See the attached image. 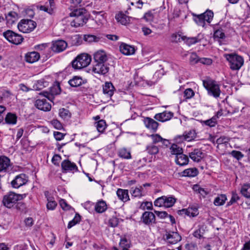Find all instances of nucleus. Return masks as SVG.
<instances>
[{"mask_svg": "<svg viewBox=\"0 0 250 250\" xmlns=\"http://www.w3.org/2000/svg\"><path fill=\"white\" fill-rule=\"evenodd\" d=\"M85 13L86 10L83 8L77 9L71 12L70 16L74 17V19L71 22V26L78 27L86 23L88 19L84 15Z\"/></svg>", "mask_w": 250, "mask_h": 250, "instance_id": "obj_1", "label": "nucleus"}, {"mask_svg": "<svg viewBox=\"0 0 250 250\" xmlns=\"http://www.w3.org/2000/svg\"><path fill=\"white\" fill-rule=\"evenodd\" d=\"M91 57L86 53L79 55L71 62L73 68L80 69L86 67L91 62Z\"/></svg>", "mask_w": 250, "mask_h": 250, "instance_id": "obj_2", "label": "nucleus"}, {"mask_svg": "<svg viewBox=\"0 0 250 250\" xmlns=\"http://www.w3.org/2000/svg\"><path fill=\"white\" fill-rule=\"evenodd\" d=\"M26 194H16L14 192H10L4 196L2 200L3 205L7 208H11L17 202L26 196Z\"/></svg>", "mask_w": 250, "mask_h": 250, "instance_id": "obj_3", "label": "nucleus"}, {"mask_svg": "<svg viewBox=\"0 0 250 250\" xmlns=\"http://www.w3.org/2000/svg\"><path fill=\"white\" fill-rule=\"evenodd\" d=\"M229 62L230 68L233 70H239L243 65V58L235 54H227L224 55Z\"/></svg>", "mask_w": 250, "mask_h": 250, "instance_id": "obj_4", "label": "nucleus"}, {"mask_svg": "<svg viewBox=\"0 0 250 250\" xmlns=\"http://www.w3.org/2000/svg\"><path fill=\"white\" fill-rule=\"evenodd\" d=\"M203 83L209 95L215 98L219 97L221 91L219 85L215 81L212 80H204Z\"/></svg>", "mask_w": 250, "mask_h": 250, "instance_id": "obj_5", "label": "nucleus"}, {"mask_svg": "<svg viewBox=\"0 0 250 250\" xmlns=\"http://www.w3.org/2000/svg\"><path fill=\"white\" fill-rule=\"evenodd\" d=\"M194 21L199 26H204L205 21L210 23L213 18V12L207 10L205 12L200 15L193 14Z\"/></svg>", "mask_w": 250, "mask_h": 250, "instance_id": "obj_6", "label": "nucleus"}, {"mask_svg": "<svg viewBox=\"0 0 250 250\" xmlns=\"http://www.w3.org/2000/svg\"><path fill=\"white\" fill-rule=\"evenodd\" d=\"M163 239L167 245H171L180 242L182 237L178 232L166 230L163 236Z\"/></svg>", "mask_w": 250, "mask_h": 250, "instance_id": "obj_7", "label": "nucleus"}, {"mask_svg": "<svg viewBox=\"0 0 250 250\" xmlns=\"http://www.w3.org/2000/svg\"><path fill=\"white\" fill-rule=\"evenodd\" d=\"M37 23L31 20H22L19 23L18 28L23 33H29L32 31L36 27Z\"/></svg>", "mask_w": 250, "mask_h": 250, "instance_id": "obj_8", "label": "nucleus"}, {"mask_svg": "<svg viewBox=\"0 0 250 250\" xmlns=\"http://www.w3.org/2000/svg\"><path fill=\"white\" fill-rule=\"evenodd\" d=\"M3 35L9 42L16 45L21 44L23 40V37L21 35L10 30L3 32Z\"/></svg>", "mask_w": 250, "mask_h": 250, "instance_id": "obj_9", "label": "nucleus"}, {"mask_svg": "<svg viewBox=\"0 0 250 250\" xmlns=\"http://www.w3.org/2000/svg\"><path fill=\"white\" fill-rule=\"evenodd\" d=\"M62 172L66 173L68 172H72L73 173L78 171V168L76 165L71 162L69 160H63L61 164Z\"/></svg>", "mask_w": 250, "mask_h": 250, "instance_id": "obj_10", "label": "nucleus"}, {"mask_svg": "<svg viewBox=\"0 0 250 250\" xmlns=\"http://www.w3.org/2000/svg\"><path fill=\"white\" fill-rule=\"evenodd\" d=\"M28 181V177L25 174H20L17 175L11 182L12 187L19 188L25 185Z\"/></svg>", "mask_w": 250, "mask_h": 250, "instance_id": "obj_11", "label": "nucleus"}, {"mask_svg": "<svg viewBox=\"0 0 250 250\" xmlns=\"http://www.w3.org/2000/svg\"><path fill=\"white\" fill-rule=\"evenodd\" d=\"M11 167L10 159L5 156H0V172H8Z\"/></svg>", "mask_w": 250, "mask_h": 250, "instance_id": "obj_12", "label": "nucleus"}, {"mask_svg": "<svg viewBox=\"0 0 250 250\" xmlns=\"http://www.w3.org/2000/svg\"><path fill=\"white\" fill-rule=\"evenodd\" d=\"M92 71L101 75H105L109 71V67L105 63H96L93 67Z\"/></svg>", "mask_w": 250, "mask_h": 250, "instance_id": "obj_13", "label": "nucleus"}, {"mask_svg": "<svg viewBox=\"0 0 250 250\" xmlns=\"http://www.w3.org/2000/svg\"><path fill=\"white\" fill-rule=\"evenodd\" d=\"M35 105L39 109L44 111H50L51 108V104L45 99L37 100Z\"/></svg>", "mask_w": 250, "mask_h": 250, "instance_id": "obj_14", "label": "nucleus"}, {"mask_svg": "<svg viewBox=\"0 0 250 250\" xmlns=\"http://www.w3.org/2000/svg\"><path fill=\"white\" fill-rule=\"evenodd\" d=\"M141 220L145 224L149 225L155 223V216L152 212L145 211L142 214Z\"/></svg>", "mask_w": 250, "mask_h": 250, "instance_id": "obj_15", "label": "nucleus"}, {"mask_svg": "<svg viewBox=\"0 0 250 250\" xmlns=\"http://www.w3.org/2000/svg\"><path fill=\"white\" fill-rule=\"evenodd\" d=\"M67 46V44L64 41L58 40L53 42L51 48L53 51L58 53L63 51Z\"/></svg>", "mask_w": 250, "mask_h": 250, "instance_id": "obj_16", "label": "nucleus"}, {"mask_svg": "<svg viewBox=\"0 0 250 250\" xmlns=\"http://www.w3.org/2000/svg\"><path fill=\"white\" fill-rule=\"evenodd\" d=\"M173 116V113L171 111H165L162 113H157L154 116V119L161 122H166L171 119Z\"/></svg>", "mask_w": 250, "mask_h": 250, "instance_id": "obj_17", "label": "nucleus"}, {"mask_svg": "<svg viewBox=\"0 0 250 250\" xmlns=\"http://www.w3.org/2000/svg\"><path fill=\"white\" fill-rule=\"evenodd\" d=\"M144 123L146 127L153 132H156L157 130L159 124L157 122L150 117H145Z\"/></svg>", "mask_w": 250, "mask_h": 250, "instance_id": "obj_18", "label": "nucleus"}, {"mask_svg": "<svg viewBox=\"0 0 250 250\" xmlns=\"http://www.w3.org/2000/svg\"><path fill=\"white\" fill-rule=\"evenodd\" d=\"M37 8L42 11H44L50 14H52L55 8V4L54 0H48L44 5H38Z\"/></svg>", "mask_w": 250, "mask_h": 250, "instance_id": "obj_19", "label": "nucleus"}, {"mask_svg": "<svg viewBox=\"0 0 250 250\" xmlns=\"http://www.w3.org/2000/svg\"><path fill=\"white\" fill-rule=\"evenodd\" d=\"M120 50L124 55H131L135 53L136 50L133 46L122 43L120 46Z\"/></svg>", "mask_w": 250, "mask_h": 250, "instance_id": "obj_20", "label": "nucleus"}, {"mask_svg": "<svg viewBox=\"0 0 250 250\" xmlns=\"http://www.w3.org/2000/svg\"><path fill=\"white\" fill-rule=\"evenodd\" d=\"M204 154L200 149H194L189 153L190 159L195 162H199L204 158Z\"/></svg>", "mask_w": 250, "mask_h": 250, "instance_id": "obj_21", "label": "nucleus"}, {"mask_svg": "<svg viewBox=\"0 0 250 250\" xmlns=\"http://www.w3.org/2000/svg\"><path fill=\"white\" fill-rule=\"evenodd\" d=\"M115 89L111 82H105L103 86V91L104 95L111 97L114 94Z\"/></svg>", "mask_w": 250, "mask_h": 250, "instance_id": "obj_22", "label": "nucleus"}, {"mask_svg": "<svg viewBox=\"0 0 250 250\" xmlns=\"http://www.w3.org/2000/svg\"><path fill=\"white\" fill-rule=\"evenodd\" d=\"M116 194L119 199L124 202L129 200L128 191L127 189L118 188L117 190Z\"/></svg>", "mask_w": 250, "mask_h": 250, "instance_id": "obj_23", "label": "nucleus"}, {"mask_svg": "<svg viewBox=\"0 0 250 250\" xmlns=\"http://www.w3.org/2000/svg\"><path fill=\"white\" fill-rule=\"evenodd\" d=\"M94 59L96 63H105L107 60V56L104 52L100 51L95 53Z\"/></svg>", "mask_w": 250, "mask_h": 250, "instance_id": "obj_24", "label": "nucleus"}, {"mask_svg": "<svg viewBox=\"0 0 250 250\" xmlns=\"http://www.w3.org/2000/svg\"><path fill=\"white\" fill-rule=\"evenodd\" d=\"M115 19L118 22L123 25H126L130 21V18L125 15L122 12H120L115 16Z\"/></svg>", "mask_w": 250, "mask_h": 250, "instance_id": "obj_25", "label": "nucleus"}, {"mask_svg": "<svg viewBox=\"0 0 250 250\" xmlns=\"http://www.w3.org/2000/svg\"><path fill=\"white\" fill-rule=\"evenodd\" d=\"M40 55L37 52H32L28 53L25 55V60L29 63H33L37 62L40 59Z\"/></svg>", "mask_w": 250, "mask_h": 250, "instance_id": "obj_26", "label": "nucleus"}, {"mask_svg": "<svg viewBox=\"0 0 250 250\" xmlns=\"http://www.w3.org/2000/svg\"><path fill=\"white\" fill-rule=\"evenodd\" d=\"M119 246L122 250H129L131 246V241L126 236L121 237Z\"/></svg>", "mask_w": 250, "mask_h": 250, "instance_id": "obj_27", "label": "nucleus"}, {"mask_svg": "<svg viewBox=\"0 0 250 250\" xmlns=\"http://www.w3.org/2000/svg\"><path fill=\"white\" fill-rule=\"evenodd\" d=\"M189 159L188 157L184 154L183 153L176 156L175 162L176 163L181 166L186 165L188 164Z\"/></svg>", "mask_w": 250, "mask_h": 250, "instance_id": "obj_28", "label": "nucleus"}, {"mask_svg": "<svg viewBox=\"0 0 250 250\" xmlns=\"http://www.w3.org/2000/svg\"><path fill=\"white\" fill-rule=\"evenodd\" d=\"M48 193H49L47 191L45 192V196L48 201L46 205V207L49 210H54L56 208L57 204L54 200V198L49 195Z\"/></svg>", "mask_w": 250, "mask_h": 250, "instance_id": "obj_29", "label": "nucleus"}, {"mask_svg": "<svg viewBox=\"0 0 250 250\" xmlns=\"http://www.w3.org/2000/svg\"><path fill=\"white\" fill-rule=\"evenodd\" d=\"M83 81L81 77L75 76L68 81L69 85L73 87H77L83 83Z\"/></svg>", "mask_w": 250, "mask_h": 250, "instance_id": "obj_30", "label": "nucleus"}, {"mask_svg": "<svg viewBox=\"0 0 250 250\" xmlns=\"http://www.w3.org/2000/svg\"><path fill=\"white\" fill-rule=\"evenodd\" d=\"M107 209L106 202L103 200L97 202L95 206V210L97 213H101L104 212Z\"/></svg>", "mask_w": 250, "mask_h": 250, "instance_id": "obj_31", "label": "nucleus"}, {"mask_svg": "<svg viewBox=\"0 0 250 250\" xmlns=\"http://www.w3.org/2000/svg\"><path fill=\"white\" fill-rule=\"evenodd\" d=\"M182 173L183 176L193 177L198 175V170L195 167L189 168L184 170Z\"/></svg>", "mask_w": 250, "mask_h": 250, "instance_id": "obj_32", "label": "nucleus"}, {"mask_svg": "<svg viewBox=\"0 0 250 250\" xmlns=\"http://www.w3.org/2000/svg\"><path fill=\"white\" fill-rule=\"evenodd\" d=\"M94 126L99 132L103 133L106 127V124L104 120H100L95 122Z\"/></svg>", "mask_w": 250, "mask_h": 250, "instance_id": "obj_33", "label": "nucleus"}, {"mask_svg": "<svg viewBox=\"0 0 250 250\" xmlns=\"http://www.w3.org/2000/svg\"><path fill=\"white\" fill-rule=\"evenodd\" d=\"M227 199V196L225 194L219 195L215 198L214 204L217 206L223 205Z\"/></svg>", "mask_w": 250, "mask_h": 250, "instance_id": "obj_34", "label": "nucleus"}, {"mask_svg": "<svg viewBox=\"0 0 250 250\" xmlns=\"http://www.w3.org/2000/svg\"><path fill=\"white\" fill-rule=\"evenodd\" d=\"M118 155L120 157L126 159L131 158L130 151L125 148H121L118 151Z\"/></svg>", "mask_w": 250, "mask_h": 250, "instance_id": "obj_35", "label": "nucleus"}, {"mask_svg": "<svg viewBox=\"0 0 250 250\" xmlns=\"http://www.w3.org/2000/svg\"><path fill=\"white\" fill-rule=\"evenodd\" d=\"M196 137V132L194 130H190L186 134H184L182 136L180 137L183 139L187 141H190L194 140Z\"/></svg>", "mask_w": 250, "mask_h": 250, "instance_id": "obj_36", "label": "nucleus"}, {"mask_svg": "<svg viewBox=\"0 0 250 250\" xmlns=\"http://www.w3.org/2000/svg\"><path fill=\"white\" fill-rule=\"evenodd\" d=\"M171 153L176 156L183 152V149L177 144H173L170 147Z\"/></svg>", "mask_w": 250, "mask_h": 250, "instance_id": "obj_37", "label": "nucleus"}, {"mask_svg": "<svg viewBox=\"0 0 250 250\" xmlns=\"http://www.w3.org/2000/svg\"><path fill=\"white\" fill-rule=\"evenodd\" d=\"M242 195L247 198H250V185L245 184L241 188L240 190Z\"/></svg>", "mask_w": 250, "mask_h": 250, "instance_id": "obj_38", "label": "nucleus"}, {"mask_svg": "<svg viewBox=\"0 0 250 250\" xmlns=\"http://www.w3.org/2000/svg\"><path fill=\"white\" fill-rule=\"evenodd\" d=\"M17 117L14 114L8 113L5 118V122L9 124H16Z\"/></svg>", "mask_w": 250, "mask_h": 250, "instance_id": "obj_39", "label": "nucleus"}, {"mask_svg": "<svg viewBox=\"0 0 250 250\" xmlns=\"http://www.w3.org/2000/svg\"><path fill=\"white\" fill-rule=\"evenodd\" d=\"M165 200V207L170 208L173 206L176 202V199L172 196L167 197L164 196Z\"/></svg>", "mask_w": 250, "mask_h": 250, "instance_id": "obj_40", "label": "nucleus"}, {"mask_svg": "<svg viewBox=\"0 0 250 250\" xmlns=\"http://www.w3.org/2000/svg\"><path fill=\"white\" fill-rule=\"evenodd\" d=\"M59 115L64 120H68L70 118L71 114L68 109L62 108L59 110Z\"/></svg>", "mask_w": 250, "mask_h": 250, "instance_id": "obj_41", "label": "nucleus"}, {"mask_svg": "<svg viewBox=\"0 0 250 250\" xmlns=\"http://www.w3.org/2000/svg\"><path fill=\"white\" fill-rule=\"evenodd\" d=\"M146 151L150 155H155L159 152L158 146L152 144L147 146Z\"/></svg>", "mask_w": 250, "mask_h": 250, "instance_id": "obj_42", "label": "nucleus"}, {"mask_svg": "<svg viewBox=\"0 0 250 250\" xmlns=\"http://www.w3.org/2000/svg\"><path fill=\"white\" fill-rule=\"evenodd\" d=\"M81 219V216L78 213H76L74 218L71 221L69 222L67 228H71L72 227L79 223L80 222Z\"/></svg>", "mask_w": 250, "mask_h": 250, "instance_id": "obj_43", "label": "nucleus"}, {"mask_svg": "<svg viewBox=\"0 0 250 250\" xmlns=\"http://www.w3.org/2000/svg\"><path fill=\"white\" fill-rule=\"evenodd\" d=\"M18 17V14L14 11L9 12L6 16V19L8 22H11L13 23L15 20L17 19Z\"/></svg>", "mask_w": 250, "mask_h": 250, "instance_id": "obj_44", "label": "nucleus"}, {"mask_svg": "<svg viewBox=\"0 0 250 250\" xmlns=\"http://www.w3.org/2000/svg\"><path fill=\"white\" fill-rule=\"evenodd\" d=\"M83 40L88 42L99 41V38L93 35H85L83 37Z\"/></svg>", "mask_w": 250, "mask_h": 250, "instance_id": "obj_45", "label": "nucleus"}, {"mask_svg": "<svg viewBox=\"0 0 250 250\" xmlns=\"http://www.w3.org/2000/svg\"><path fill=\"white\" fill-rule=\"evenodd\" d=\"M203 123L209 127H214L217 124L216 118L213 117L209 120L204 121Z\"/></svg>", "mask_w": 250, "mask_h": 250, "instance_id": "obj_46", "label": "nucleus"}, {"mask_svg": "<svg viewBox=\"0 0 250 250\" xmlns=\"http://www.w3.org/2000/svg\"><path fill=\"white\" fill-rule=\"evenodd\" d=\"M72 44L73 45H79L81 44L82 40L79 35H75L71 37Z\"/></svg>", "mask_w": 250, "mask_h": 250, "instance_id": "obj_47", "label": "nucleus"}, {"mask_svg": "<svg viewBox=\"0 0 250 250\" xmlns=\"http://www.w3.org/2000/svg\"><path fill=\"white\" fill-rule=\"evenodd\" d=\"M200 58L195 53H192L190 56L189 62L192 64H194L199 62Z\"/></svg>", "mask_w": 250, "mask_h": 250, "instance_id": "obj_48", "label": "nucleus"}, {"mask_svg": "<svg viewBox=\"0 0 250 250\" xmlns=\"http://www.w3.org/2000/svg\"><path fill=\"white\" fill-rule=\"evenodd\" d=\"M51 92L52 94L57 95L61 92V87L59 83H57L54 85L53 87L51 88Z\"/></svg>", "mask_w": 250, "mask_h": 250, "instance_id": "obj_49", "label": "nucleus"}, {"mask_svg": "<svg viewBox=\"0 0 250 250\" xmlns=\"http://www.w3.org/2000/svg\"><path fill=\"white\" fill-rule=\"evenodd\" d=\"M165 203L164 197L163 196L155 200L154 204L155 206L161 207H165Z\"/></svg>", "mask_w": 250, "mask_h": 250, "instance_id": "obj_50", "label": "nucleus"}, {"mask_svg": "<svg viewBox=\"0 0 250 250\" xmlns=\"http://www.w3.org/2000/svg\"><path fill=\"white\" fill-rule=\"evenodd\" d=\"M191 209V208L183 209L182 210H179V212L181 214H185L186 215H187L188 216H195L196 215V213L191 212L190 211Z\"/></svg>", "mask_w": 250, "mask_h": 250, "instance_id": "obj_51", "label": "nucleus"}, {"mask_svg": "<svg viewBox=\"0 0 250 250\" xmlns=\"http://www.w3.org/2000/svg\"><path fill=\"white\" fill-rule=\"evenodd\" d=\"M239 197L238 194L234 192H232V196L230 201L228 202L227 205L230 206L235 203L237 201L239 200Z\"/></svg>", "mask_w": 250, "mask_h": 250, "instance_id": "obj_52", "label": "nucleus"}, {"mask_svg": "<svg viewBox=\"0 0 250 250\" xmlns=\"http://www.w3.org/2000/svg\"><path fill=\"white\" fill-rule=\"evenodd\" d=\"M200 40L197 37L187 38L186 40V43L188 45H191L199 42Z\"/></svg>", "mask_w": 250, "mask_h": 250, "instance_id": "obj_53", "label": "nucleus"}, {"mask_svg": "<svg viewBox=\"0 0 250 250\" xmlns=\"http://www.w3.org/2000/svg\"><path fill=\"white\" fill-rule=\"evenodd\" d=\"M142 188V187L140 186V188H136L134 189H133L131 192L132 196L134 197H140L142 196V193L141 189Z\"/></svg>", "mask_w": 250, "mask_h": 250, "instance_id": "obj_54", "label": "nucleus"}, {"mask_svg": "<svg viewBox=\"0 0 250 250\" xmlns=\"http://www.w3.org/2000/svg\"><path fill=\"white\" fill-rule=\"evenodd\" d=\"M214 38L215 39H223L225 38V35L222 29H218L214 33Z\"/></svg>", "mask_w": 250, "mask_h": 250, "instance_id": "obj_55", "label": "nucleus"}, {"mask_svg": "<svg viewBox=\"0 0 250 250\" xmlns=\"http://www.w3.org/2000/svg\"><path fill=\"white\" fill-rule=\"evenodd\" d=\"M230 154L234 158L238 160H241L244 157V155L239 151L232 150Z\"/></svg>", "mask_w": 250, "mask_h": 250, "instance_id": "obj_56", "label": "nucleus"}, {"mask_svg": "<svg viewBox=\"0 0 250 250\" xmlns=\"http://www.w3.org/2000/svg\"><path fill=\"white\" fill-rule=\"evenodd\" d=\"M108 224L111 227H116L119 224V219L116 217H112L108 220Z\"/></svg>", "mask_w": 250, "mask_h": 250, "instance_id": "obj_57", "label": "nucleus"}, {"mask_svg": "<svg viewBox=\"0 0 250 250\" xmlns=\"http://www.w3.org/2000/svg\"><path fill=\"white\" fill-rule=\"evenodd\" d=\"M184 94L186 99H190L194 95V92L192 89L188 88L185 90Z\"/></svg>", "mask_w": 250, "mask_h": 250, "instance_id": "obj_58", "label": "nucleus"}, {"mask_svg": "<svg viewBox=\"0 0 250 250\" xmlns=\"http://www.w3.org/2000/svg\"><path fill=\"white\" fill-rule=\"evenodd\" d=\"M151 137L152 139L153 144L160 142L163 140V138L159 134H152Z\"/></svg>", "mask_w": 250, "mask_h": 250, "instance_id": "obj_59", "label": "nucleus"}, {"mask_svg": "<svg viewBox=\"0 0 250 250\" xmlns=\"http://www.w3.org/2000/svg\"><path fill=\"white\" fill-rule=\"evenodd\" d=\"M141 208L145 210L146 208L148 210H151L152 209V204L150 202H145L142 203L141 206Z\"/></svg>", "mask_w": 250, "mask_h": 250, "instance_id": "obj_60", "label": "nucleus"}, {"mask_svg": "<svg viewBox=\"0 0 250 250\" xmlns=\"http://www.w3.org/2000/svg\"><path fill=\"white\" fill-rule=\"evenodd\" d=\"M59 204L61 206V207H62V208L63 209V210H69L70 208H71V207L67 204V203H66V201L64 199H61L60 201H59Z\"/></svg>", "mask_w": 250, "mask_h": 250, "instance_id": "obj_61", "label": "nucleus"}, {"mask_svg": "<svg viewBox=\"0 0 250 250\" xmlns=\"http://www.w3.org/2000/svg\"><path fill=\"white\" fill-rule=\"evenodd\" d=\"M197 246L194 243H188L185 245L186 250H197Z\"/></svg>", "mask_w": 250, "mask_h": 250, "instance_id": "obj_62", "label": "nucleus"}, {"mask_svg": "<svg viewBox=\"0 0 250 250\" xmlns=\"http://www.w3.org/2000/svg\"><path fill=\"white\" fill-rule=\"evenodd\" d=\"M44 87L43 81H38L35 83L33 86L34 88L36 90H40Z\"/></svg>", "mask_w": 250, "mask_h": 250, "instance_id": "obj_63", "label": "nucleus"}, {"mask_svg": "<svg viewBox=\"0 0 250 250\" xmlns=\"http://www.w3.org/2000/svg\"><path fill=\"white\" fill-rule=\"evenodd\" d=\"M144 19L147 21H152L153 19V14L150 11H148L144 16Z\"/></svg>", "mask_w": 250, "mask_h": 250, "instance_id": "obj_64", "label": "nucleus"}]
</instances>
